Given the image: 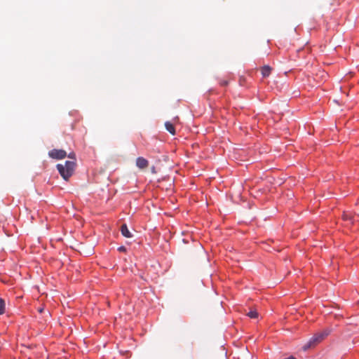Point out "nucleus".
<instances>
[{
    "label": "nucleus",
    "instance_id": "obj_1",
    "mask_svg": "<svg viewBox=\"0 0 359 359\" xmlns=\"http://www.w3.org/2000/svg\"><path fill=\"white\" fill-rule=\"evenodd\" d=\"M75 166L76 162L74 161H66L64 165L59 163L56 165V168L62 177L65 181H68L74 172Z\"/></svg>",
    "mask_w": 359,
    "mask_h": 359
},
{
    "label": "nucleus",
    "instance_id": "obj_2",
    "mask_svg": "<svg viewBox=\"0 0 359 359\" xmlns=\"http://www.w3.org/2000/svg\"><path fill=\"white\" fill-rule=\"evenodd\" d=\"M48 155L50 158L55 159H62L67 156V152L62 149H52L48 152Z\"/></svg>",
    "mask_w": 359,
    "mask_h": 359
},
{
    "label": "nucleus",
    "instance_id": "obj_3",
    "mask_svg": "<svg viewBox=\"0 0 359 359\" xmlns=\"http://www.w3.org/2000/svg\"><path fill=\"white\" fill-rule=\"evenodd\" d=\"M320 343L316 337V336L314 334L309 340V341L304 345L303 349L304 351H306L307 349L316 346L317 344Z\"/></svg>",
    "mask_w": 359,
    "mask_h": 359
},
{
    "label": "nucleus",
    "instance_id": "obj_4",
    "mask_svg": "<svg viewBox=\"0 0 359 359\" xmlns=\"http://www.w3.org/2000/svg\"><path fill=\"white\" fill-rule=\"evenodd\" d=\"M331 332V330L330 328H325L320 332H318L315 334L319 342L323 341L326 337H327Z\"/></svg>",
    "mask_w": 359,
    "mask_h": 359
},
{
    "label": "nucleus",
    "instance_id": "obj_5",
    "mask_svg": "<svg viewBox=\"0 0 359 359\" xmlns=\"http://www.w3.org/2000/svg\"><path fill=\"white\" fill-rule=\"evenodd\" d=\"M136 165L140 169H144L148 166V161L143 157H138L136 160Z\"/></svg>",
    "mask_w": 359,
    "mask_h": 359
},
{
    "label": "nucleus",
    "instance_id": "obj_6",
    "mask_svg": "<svg viewBox=\"0 0 359 359\" xmlns=\"http://www.w3.org/2000/svg\"><path fill=\"white\" fill-rule=\"evenodd\" d=\"M121 231L122 235L126 238H132L133 237V234L129 231V229L126 224H123L121 225Z\"/></svg>",
    "mask_w": 359,
    "mask_h": 359
},
{
    "label": "nucleus",
    "instance_id": "obj_7",
    "mask_svg": "<svg viewBox=\"0 0 359 359\" xmlns=\"http://www.w3.org/2000/svg\"><path fill=\"white\" fill-rule=\"evenodd\" d=\"M165 126L166 130L171 133L172 135H175V129L174 126L169 121L165 122Z\"/></svg>",
    "mask_w": 359,
    "mask_h": 359
},
{
    "label": "nucleus",
    "instance_id": "obj_8",
    "mask_svg": "<svg viewBox=\"0 0 359 359\" xmlns=\"http://www.w3.org/2000/svg\"><path fill=\"white\" fill-rule=\"evenodd\" d=\"M271 73V67L269 66H264L262 69V74L264 77L269 76Z\"/></svg>",
    "mask_w": 359,
    "mask_h": 359
},
{
    "label": "nucleus",
    "instance_id": "obj_9",
    "mask_svg": "<svg viewBox=\"0 0 359 359\" xmlns=\"http://www.w3.org/2000/svg\"><path fill=\"white\" fill-rule=\"evenodd\" d=\"M5 301L0 298V315H2L5 313Z\"/></svg>",
    "mask_w": 359,
    "mask_h": 359
},
{
    "label": "nucleus",
    "instance_id": "obj_10",
    "mask_svg": "<svg viewBox=\"0 0 359 359\" xmlns=\"http://www.w3.org/2000/svg\"><path fill=\"white\" fill-rule=\"evenodd\" d=\"M247 316L250 318H258V313L255 310H251L247 313Z\"/></svg>",
    "mask_w": 359,
    "mask_h": 359
},
{
    "label": "nucleus",
    "instance_id": "obj_11",
    "mask_svg": "<svg viewBox=\"0 0 359 359\" xmlns=\"http://www.w3.org/2000/svg\"><path fill=\"white\" fill-rule=\"evenodd\" d=\"M68 157L70 158H72V159H74L76 158V156H75V154L74 153H70L69 155H68Z\"/></svg>",
    "mask_w": 359,
    "mask_h": 359
},
{
    "label": "nucleus",
    "instance_id": "obj_12",
    "mask_svg": "<svg viewBox=\"0 0 359 359\" xmlns=\"http://www.w3.org/2000/svg\"><path fill=\"white\" fill-rule=\"evenodd\" d=\"M124 250H125L124 247H120L118 248V250H120V251H123Z\"/></svg>",
    "mask_w": 359,
    "mask_h": 359
}]
</instances>
